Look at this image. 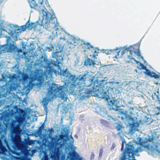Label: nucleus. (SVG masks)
I'll return each mask as SVG.
<instances>
[{"label": "nucleus", "instance_id": "obj_3", "mask_svg": "<svg viewBox=\"0 0 160 160\" xmlns=\"http://www.w3.org/2000/svg\"><path fill=\"white\" fill-rule=\"evenodd\" d=\"M64 85L59 86L58 84L52 83L49 87L47 92V96L42 100L43 106L45 110H47V105L49 102L56 97H60L62 99L64 98L66 93Z\"/></svg>", "mask_w": 160, "mask_h": 160}, {"label": "nucleus", "instance_id": "obj_25", "mask_svg": "<svg viewBox=\"0 0 160 160\" xmlns=\"http://www.w3.org/2000/svg\"><path fill=\"white\" fill-rule=\"evenodd\" d=\"M29 20H28V21L26 23L25 25L24 26H21V28L22 30V31H25V30L26 29V28H27L26 26L28 24V23L29 22Z\"/></svg>", "mask_w": 160, "mask_h": 160}, {"label": "nucleus", "instance_id": "obj_23", "mask_svg": "<svg viewBox=\"0 0 160 160\" xmlns=\"http://www.w3.org/2000/svg\"><path fill=\"white\" fill-rule=\"evenodd\" d=\"M107 113L106 110L104 108H101L100 111V114L102 116H104Z\"/></svg>", "mask_w": 160, "mask_h": 160}, {"label": "nucleus", "instance_id": "obj_28", "mask_svg": "<svg viewBox=\"0 0 160 160\" xmlns=\"http://www.w3.org/2000/svg\"><path fill=\"white\" fill-rule=\"evenodd\" d=\"M92 50L93 51V52L94 53V54L93 55V56L94 58L96 56H98V53L97 52L96 49L95 48H92Z\"/></svg>", "mask_w": 160, "mask_h": 160}, {"label": "nucleus", "instance_id": "obj_2", "mask_svg": "<svg viewBox=\"0 0 160 160\" xmlns=\"http://www.w3.org/2000/svg\"><path fill=\"white\" fill-rule=\"evenodd\" d=\"M52 58H54L56 61L52 62L43 57L41 58V63L42 64H45V70L44 72V74L46 78L52 77L53 72L56 73V71L53 68L52 65L56 66L60 68L59 64L62 61L63 58L62 53L60 52H56L53 53L52 55Z\"/></svg>", "mask_w": 160, "mask_h": 160}, {"label": "nucleus", "instance_id": "obj_10", "mask_svg": "<svg viewBox=\"0 0 160 160\" xmlns=\"http://www.w3.org/2000/svg\"><path fill=\"white\" fill-rule=\"evenodd\" d=\"M82 158H80L78 154L73 150L72 152H69L67 157V160H82Z\"/></svg>", "mask_w": 160, "mask_h": 160}, {"label": "nucleus", "instance_id": "obj_7", "mask_svg": "<svg viewBox=\"0 0 160 160\" xmlns=\"http://www.w3.org/2000/svg\"><path fill=\"white\" fill-rule=\"evenodd\" d=\"M86 74H84L80 78H76L74 75H71L70 76V83H71L69 88V91L70 93H72L74 92V88L76 86L79 87L82 86V85L84 83L86 79Z\"/></svg>", "mask_w": 160, "mask_h": 160}, {"label": "nucleus", "instance_id": "obj_40", "mask_svg": "<svg viewBox=\"0 0 160 160\" xmlns=\"http://www.w3.org/2000/svg\"><path fill=\"white\" fill-rule=\"evenodd\" d=\"M25 54V52H23V54Z\"/></svg>", "mask_w": 160, "mask_h": 160}, {"label": "nucleus", "instance_id": "obj_9", "mask_svg": "<svg viewBox=\"0 0 160 160\" xmlns=\"http://www.w3.org/2000/svg\"><path fill=\"white\" fill-rule=\"evenodd\" d=\"M147 142L144 141L141 138H138V144L140 145V146L137 148L135 149H134V150L135 151V152H138L142 151L144 149L147 148Z\"/></svg>", "mask_w": 160, "mask_h": 160}, {"label": "nucleus", "instance_id": "obj_43", "mask_svg": "<svg viewBox=\"0 0 160 160\" xmlns=\"http://www.w3.org/2000/svg\"><path fill=\"white\" fill-rule=\"evenodd\" d=\"M33 2L34 1V0H32Z\"/></svg>", "mask_w": 160, "mask_h": 160}, {"label": "nucleus", "instance_id": "obj_44", "mask_svg": "<svg viewBox=\"0 0 160 160\" xmlns=\"http://www.w3.org/2000/svg\"><path fill=\"white\" fill-rule=\"evenodd\" d=\"M62 38H60V39Z\"/></svg>", "mask_w": 160, "mask_h": 160}, {"label": "nucleus", "instance_id": "obj_11", "mask_svg": "<svg viewBox=\"0 0 160 160\" xmlns=\"http://www.w3.org/2000/svg\"><path fill=\"white\" fill-rule=\"evenodd\" d=\"M139 48L136 49L134 48L133 46H130L129 47L124 48L126 51L127 52L129 51L130 54L132 56L133 53L134 52L137 56H140V51L139 50Z\"/></svg>", "mask_w": 160, "mask_h": 160}, {"label": "nucleus", "instance_id": "obj_37", "mask_svg": "<svg viewBox=\"0 0 160 160\" xmlns=\"http://www.w3.org/2000/svg\"><path fill=\"white\" fill-rule=\"evenodd\" d=\"M94 156V154L93 153H92L91 155V157L93 158Z\"/></svg>", "mask_w": 160, "mask_h": 160}, {"label": "nucleus", "instance_id": "obj_24", "mask_svg": "<svg viewBox=\"0 0 160 160\" xmlns=\"http://www.w3.org/2000/svg\"><path fill=\"white\" fill-rule=\"evenodd\" d=\"M154 111L155 115H158L160 112V107H157L155 108H154Z\"/></svg>", "mask_w": 160, "mask_h": 160}, {"label": "nucleus", "instance_id": "obj_27", "mask_svg": "<svg viewBox=\"0 0 160 160\" xmlns=\"http://www.w3.org/2000/svg\"><path fill=\"white\" fill-rule=\"evenodd\" d=\"M30 6L31 8H37L38 5L37 4H34L32 3V2L31 3H30Z\"/></svg>", "mask_w": 160, "mask_h": 160}, {"label": "nucleus", "instance_id": "obj_41", "mask_svg": "<svg viewBox=\"0 0 160 160\" xmlns=\"http://www.w3.org/2000/svg\"><path fill=\"white\" fill-rule=\"evenodd\" d=\"M10 49H11V48H10ZM12 50H13V49H12Z\"/></svg>", "mask_w": 160, "mask_h": 160}, {"label": "nucleus", "instance_id": "obj_29", "mask_svg": "<svg viewBox=\"0 0 160 160\" xmlns=\"http://www.w3.org/2000/svg\"><path fill=\"white\" fill-rule=\"evenodd\" d=\"M122 128V126L120 124H118L116 126V128L118 131L120 130Z\"/></svg>", "mask_w": 160, "mask_h": 160}, {"label": "nucleus", "instance_id": "obj_19", "mask_svg": "<svg viewBox=\"0 0 160 160\" xmlns=\"http://www.w3.org/2000/svg\"><path fill=\"white\" fill-rule=\"evenodd\" d=\"M135 62L138 65L137 68L140 69H145L146 66H145L142 63L138 61L135 60Z\"/></svg>", "mask_w": 160, "mask_h": 160}, {"label": "nucleus", "instance_id": "obj_21", "mask_svg": "<svg viewBox=\"0 0 160 160\" xmlns=\"http://www.w3.org/2000/svg\"><path fill=\"white\" fill-rule=\"evenodd\" d=\"M83 45H84L83 47L84 48L87 50L89 49L90 48H93V47L89 43H85V42H83Z\"/></svg>", "mask_w": 160, "mask_h": 160}, {"label": "nucleus", "instance_id": "obj_13", "mask_svg": "<svg viewBox=\"0 0 160 160\" xmlns=\"http://www.w3.org/2000/svg\"><path fill=\"white\" fill-rule=\"evenodd\" d=\"M12 141L15 147L18 149L20 148H21V138L19 136L16 135L12 138Z\"/></svg>", "mask_w": 160, "mask_h": 160}, {"label": "nucleus", "instance_id": "obj_6", "mask_svg": "<svg viewBox=\"0 0 160 160\" xmlns=\"http://www.w3.org/2000/svg\"><path fill=\"white\" fill-rule=\"evenodd\" d=\"M42 79V74L39 72H36L35 73L31 74L29 76L26 73L22 74V79L23 84L28 83L26 85L28 90H31L34 84L32 82L37 80L38 82H41Z\"/></svg>", "mask_w": 160, "mask_h": 160}, {"label": "nucleus", "instance_id": "obj_20", "mask_svg": "<svg viewBox=\"0 0 160 160\" xmlns=\"http://www.w3.org/2000/svg\"><path fill=\"white\" fill-rule=\"evenodd\" d=\"M131 126V128L130 131L131 132H133L136 131L137 128L139 126V124L138 123H133L130 124Z\"/></svg>", "mask_w": 160, "mask_h": 160}, {"label": "nucleus", "instance_id": "obj_4", "mask_svg": "<svg viewBox=\"0 0 160 160\" xmlns=\"http://www.w3.org/2000/svg\"><path fill=\"white\" fill-rule=\"evenodd\" d=\"M104 80L101 81L96 80L94 82L92 89H89L87 93L92 95V93L97 92L102 98L107 99L109 96L107 92H108L110 88Z\"/></svg>", "mask_w": 160, "mask_h": 160}, {"label": "nucleus", "instance_id": "obj_38", "mask_svg": "<svg viewBox=\"0 0 160 160\" xmlns=\"http://www.w3.org/2000/svg\"><path fill=\"white\" fill-rule=\"evenodd\" d=\"M123 144H122V145L121 149H123Z\"/></svg>", "mask_w": 160, "mask_h": 160}, {"label": "nucleus", "instance_id": "obj_42", "mask_svg": "<svg viewBox=\"0 0 160 160\" xmlns=\"http://www.w3.org/2000/svg\"><path fill=\"white\" fill-rule=\"evenodd\" d=\"M13 122H16V121H15V120H14V121H13Z\"/></svg>", "mask_w": 160, "mask_h": 160}, {"label": "nucleus", "instance_id": "obj_34", "mask_svg": "<svg viewBox=\"0 0 160 160\" xmlns=\"http://www.w3.org/2000/svg\"><path fill=\"white\" fill-rule=\"evenodd\" d=\"M32 142H33V141L32 140H29L28 144L29 145H31L32 144Z\"/></svg>", "mask_w": 160, "mask_h": 160}, {"label": "nucleus", "instance_id": "obj_26", "mask_svg": "<svg viewBox=\"0 0 160 160\" xmlns=\"http://www.w3.org/2000/svg\"><path fill=\"white\" fill-rule=\"evenodd\" d=\"M100 122L103 125L106 126L108 125V122L106 121L101 120H100Z\"/></svg>", "mask_w": 160, "mask_h": 160}, {"label": "nucleus", "instance_id": "obj_35", "mask_svg": "<svg viewBox=\"0 0 160 160\" xmlns=\"http://www.w3.org/2000/svg\"><path fill=\"white\" fill-rule=\"evenodd\" d=\"M66 70L63 71L62 72V74L63 76H65L66 74Z\"/></svg>", "mask_w": 160, "mask_h": 160}, {"label": "nucleus", "instance_id": "obj_8", "mask_svg": "<svg viewBox=\"0 0 160 160\" xmlns=\"http://www.w3.org/2000/svg\"><path fill=\"white\" fill-rule=\"evenodd\" d=\"M134 147L133 145L127 144L125 151L122 154V156L119 160H125L127 158L130 159L132 158V160H136L135 159L134 155L138 152H135L134 150Z\"/></svg>", "mask_w": 160, "mask_h": 160}, {"label": "nucleus", "instance_id": "obj_14", "mask_svg": "<svg viewBox=\"0 0 160 160\" xmlns=\"http://www.w3.org/2000/svg\"><path fill=\"white\" fill-rule=\"evenodd\" d=\"M145 71L144 72V74L147 76H149L151 77H153L155 79H157L159 78V75L156 74L154 72H151L146 67V69H144Z\"/></svg>", "mask_w": 160, "mask_h": 160}, {"label": "nucleus", "instance_id": "obj_18", "mask_svg": "<svg viewBox=\"0 0 160 160\" xmlns=\"http://www.w3.org/2000/svg\"><path fill=\"white\" fill-rule=\"evenodd\" d=\"M16 120L18 122V124H22L25 120L24 117L22 115H20L18 117H16Z\"/></svg>", "mask_w": 160, "mask_h": 160}, {"label": "nucleus", "instance_id": "obj_32", "mask_svg": "<svg viewBox=\"0 0 160 160\" xmlns=\"http://www.w3.org/2000/svg\"><path fill=\"white\" fill-rule=\"evenodd\" d=\"M157 79H158V81L156 82V84L160 85V76L159 75V78Z\"/></svg>", "mask_w": 160, "mask_h": 160}, {"label": "nucleus", "instance_id": "obj_30", "mask_svg": "<svg viewBox=\"0 0 160 160\" xmlns=\"http://www.w3.org/2000/svg\"><path fill=\"white\" fill-rule=\"evenodd\" d=\"M44 128V125L43 124L42 126H40L39 128V131L40 132H41Z\"/></svg>", "mask_w": 160, "mask_h": 160}, {"label": "nucleus", "instance_id": "obj_5", "mask_svg": "<svg viewBox=\"0 0 160 160\" xmlns=\"http://www.w3.org/2000/svg\"><path fill=\"white\" fill-rule=\"evenodd\" d=\"M51 141L49 145L50 158L53 160L55 159L57 157V154L63 148L64 143L62 141L58 142L59 138H52Z\"/></svg>", "mask_w": 160, "mask_h": 160}, {"label": "nucleus", "instance_id": "obj_17", "mask_svg": "<svg viewBox=\"0 0 160 160\" xmlns=\"http://www.w3.org/2000/svg\"><path fill=\"white\" fill-rule=\"evenodd\" d=\"M84 64L86 66H94L95 64V63L92 60L88 58L85 60Z\"/></svg>", "mask_w": 160, "mask_h": 160}, {"label": "nucleus", "instance_id": "obj_36", "mask_svg": "<svg viewBox=\"0 0 160 160\" xmlns=\"http://www.w3.org/2000/svg\"><path fill=\"white\" fill-rule=\"evenodd\" d=\"M102 150H100L99 152V155H102Z\"/></svg>", "mask_w": 160, "mask_h": 160}, {"label": "nucleus", "instance_id": "obj_39", "mask_svg": "<svg viewBox=\"0 0 160 160\" xmlns=\"http://www.w3.org/2000/svg\"><path fill=\"white\" fill-rule=\"evenodd\" d=\"M121 134V133L120 132H119L118 133V135H119V136H120V134Z\"/></svg>", "mask_w": 160, "mask_h": 160}, {"label": "nucleus", "instance_id": "obj_15", "mask_svg": "<svg viewBox=\"0 0 160 160\" xmlns=\"http://www.w3.org/2000/svg\"><path fill=\"white\" fill-rule=\"evenodd\" d=\"M108 52V53L110 54L113 53L115 54V58H116L118 59L120 58V57L119 56L120 51L119 50V48L118 47H116L115 49H113L112 50H110Z\"/></svg>", "mask_w": 160, "mask_h": 160}, {"label": "nucleus", "instance_id": "obj_22", "mask_svg": "<svg viewBox=\"0 0 160 160\" xmlns=\"http://www.w3.org/2000/svg\"><path fill=\"white\" fill-rule=\"evenodd\" d=\"M132 56L131 55H128L125 58V61L128 62H130L132 61H135V59L134 58H132Z\"/></svg>", "mask_w": 160, "mask_h": 160}, {"label": "nucleus", "instance_id": "obj_1", "mask_svg": "<svg viewBox=\"0 0 160 160\" xmlns=\"http://www.w3.org/2000/svg\"><path fill=\"white\" fill-rule=\"evenodd\" d=\"M38 4H40V7H43L41 9L43 16H45V18H43L42 19H39L35 22L28 23L26 27L29 30H31L32 28L35 29H39L38 28V26L39 28L41 26H43L47 29L50 27V22L52 24H54V28L56 31V33L58 34V31L59 30V23L57 22V18L55 17V15L54 13L52 14L49 12L45 11L44 9H46L45 5H47L48 0H37Z\"/></svg>", "mask_w": 160, "mask_h": 160}, {"label": "nucleus", "instance_id": "obj_31", "mask_svg": "<svg viewBox=\"0 0 160 160\" xmlns=\"http://www.w3.org/2000/svg\"><path fill=\"white\" fill-rule=\"evenodd\" d=\"M44 160H49L48 156V155L44 154Z\"/></svg>", "mask_w": 160, "mask_h": 160}, {"label": "nucleus", "instance_id": "obj_12", "mask_svg": "<svg viewBox=\"0 0 160 160\" xmlns=\"http://www.w3.org/2000/svg\"><path fill=\"white\" fill-rule=\"evenodd\" d=\"M108 108L110 110H118V107L117 105V102L116 100L113 99L108 100Z\"/></svg>", "mask_w": 160, "mask_h": 160}, {"label": "nucleus", "instance_id": "obj_33", "mask_svg": "<svg viewBox=\"0 0 160 160\" xmlns=\"http://www.w3.org/2000/svg\"><path fill=\"white\" fill-rule=\"evenodd\" d=\"M126 50H125V48H123V50L121 52V54L122 56L126 52Z\"/></svg>", "mask_w": 160, "mask_h": 160}, {"label": "nucleus", "instance_id": "obj_16", "mask_svg": "<svg viewBox=\"0 0 160 160\" xmlns=\"http://www.w3.org/2000/svg\"><path fill=\"white\" fill-rule=\"evenodd\" d=\"M20 125L17 124L16 126H15L14 123H12V126L13 128V132L15 134H19L21 131V130L20 127Z\"/></svg>", "mask_w": 160, "mask_h": 160}]
</instances>
